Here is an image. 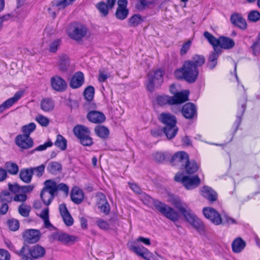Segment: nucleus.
Instances as JSON below:
<instances>
[{"label": "nucleus", "instance_id": "obj_51", "mask_svg": "<svg viewBox=\"0 0 260 260\" xmlns=\"http://www.w3.org/2000/svg\"><path fill=\"white\" fill-rule=\"evenodd\" d=\"M13 197L11 193L7 190L3 191L0 194V201L1 203H9L11 202Z\"/></svg>", "mask_w": 260, "mask_h": 260}, {"label": "nucleus", "instance_id": "obj_56", "mask_svg": "<svg viewBox=\"0 0 260 260\" xmlns=\"http://www.w3.org/2000/svg\"><path fill=\"white\" fill-rule=\"evenodd\" d=\"M61 41L59 39L54 40L51 42L49 45V50L52 53H55L57 51L58 47L60 46Z\"/></svg>", "mask_w": 260, "mask_h": 260}, {"label": "nucleus", "instance_id": "obj_35", "mask_svg": "<svg viewBox=\"0 0 260 260\" xmlns=\"http://www.w3.org/2000/svg\"><path fill=\"white\" fill-rule=\"evenodd\" d=\"M33 175V170L30 169H24L20 171L19 176L22 181L26 183L31 182Z\"/></svg>", "mask_w": 260, "mask_h": 260}, {"label": "nucleus", "instance_id": "obj_7", "mask_svg": "<svg viewBox=\"0 0 260 260\" xmlns=\"http://www.w3.org/2000/svg\"><path fill=\"white\" fill-rule=\"evenodd\" d=\"M73 133L83 145L89 146L92 145L93 141L90 136V131L88 127L78 124L74 127Z\"/></svg>", "mask_w": 260, "mask_h": 260}, {"label": "nucleus", "instance_id": "obj_8", "mask_svg": "<svg viewBox=\"0 0 260 260\" xmlns=\"http://www.w3.org/2000/svg\"><path fill=\"white\" fill-rule=\"evenodd\" d=\"M174 178L176 181L181 182L185 188L188 190L196 188L200 185L201 182L200 179L197 175L188 176L179 172L176 174Z\"/></svg>", "mask_w": 260, "mask_h": 260}, {"label": "nucleus", "instance_id": "obj_45", "mask_svg": "<svg viewBox=\"0 0 260 260\" xmlns=\"http://www.w3.org/2000/svg\"><path fill=\"white\" fill-rule=\"evenodd\" d=\"M55 145L59 148L61 150H64L67 148V141L61 135H58L55 142Z\"/></svg>", "mask_w": 260, "mask_h": 260}, {"label": "nucleus", "instance_id": "obj_42", "mask_svg": "<svg viewBox=\"0 0 260 260\" xmlns=\"http://www.w3.org/2000/svg\"><path fill=\"white\" fill-rule=\"evenodd\" d=\"M94 132L98 137L102 139L107 138L109 134V129L107 127L102 125L96 126L94 128Z\"/></svg>", "mask_w": 260, "mask_h": 260}, {"label": "nucleus", "instance_id": "obj_33", "mask_svg": "<svg viewBox=\"0 0 260 260\" xmlns=\"http://www.w3.org/2000/svg\"><path fill=\"white\" fill-rule=\"evenodd\" d=\"M159 119L162 123L165 124V126L174 125L177 123L175 116L168 113H161L159 116Z\"/></svg>", "mask_w": 260, "mask_h": 260}, {"label": "nucleus", "instance_id": "obj_19", "mask_svg": "<svg viewBox=\"0 0 260 260\" xmlns=\"http://www.w3.org/2000/svg\"><path fill=\"white\" fill-rule=\"evenodd\" d=\"M181 112L183 116L189 119H193L197 116V108L195 105L191 103L185 104L181 109Z\"/></svg>", "mask_w": 260, "mask_h": 260}, {"label": "nucleus", "instance_id": "obj_20", "mask_svg": "<svg viewBox=\"0 0 260 260\" xmlns=\"http://www.w3.org/2000/svg\"><path fill=\"white\" fill-rule=\"evenodd\" d=\"M230 20L233 25L241 29L245 30L247 27L246 20L240 13H234L232 14L230 17Z\"/></svg>", "mask_w": 260, "mask_h": 260}, {"label": "nucleus", "instance_id": "obj_13", "mask_svg": "<svg viewBox=\"0 0 260 260\" xmlns=\"http://www.w3.org/2000/svg\"><path fill=\"white\" fill-rule=\"evenodd\" d=\"M127 247L131 251L135 253L136 254L147 260H149L148 256L150 253L148 250L144 246H139L136 242L131 241L127 243Z\"/></svg>", "mask_w": 260, "mask_h": 260}, {"label": "nucleus", "instance_id": "obj_52", "mask_svg": "<svg viewBox=\"0 0 260 260\" xmlns=\"http://www.w3.org/2000/svg\"><path fill=\"white\" fill-rule=\"evenodd\" d=\"M5 167L8 172L11 174L15 175L18 172V167L15 163L10 162H6L5 164Z\"/></svg>", "mask_w": 260, "mask_h": 260}, {"label": "nucleus", "instance_id": "obj_32", "mask_svg": "<svg viewBox=\"0 0 260 260\" xmlns=\"http://www.w3.org/2000/svg\"><path fill=\"white\" fill-rule=\"evenodd\" d=\"M246 242L240 237L236 238L232 242V248L234 253L241 252L245 247Z\"/></svg>", "mask_w": 260, "mask_h": 260}, {"label": "nucleus", "instance_id": "obj_25", "mask_svg": "<svg viewBox=\"0 0 260 260\" xmlns=\"http://www.w3.org/2000/svg\"><path fill=\"white\" fill-rule=\"evenodd\" d=\"M84 197L83 191L78 187H74L71 192L72 201L76 204H80L83 200Z\"/></svg>", "mask_w": 260, "mask_h": 260}, {"label": "nucleus", "instance_id": "obj_58", "mask_svg": "<svg viewBox=\"0 0 260 260\" xmlns=\"http://www.w3.org/2000/svg\"><path fill=\"white\" fill-rule=\"evenodd\" d=\"M96 223L98 226L99 227V228L103 230H108L109 229V224L108 223L107 221L103 219H98L96 220Z\"/></svg>", "mask_w": 260, "mask_h": 260}, {"label": "nucleus", "instance_id": "obj_4", "mask_svg": "<svg viewBox=\"0 0 260 260\" xmlns=\"http://www.w3.org/2000/svg\"><path fill=\"white\" fill-rule=\"evenodd\" d=\"M189 91L184 90L177 92L173 96L168 95H160L157 98V102L158 105L164 106L166 104L178 105L183 103L188 100Z\"/></svg>", "mask_w": 260, "mask_h": 260}, {"label": "nucleus", "instance_id": "obj_59", "mask_svg": "<svg viewBox=\"0 0 260 260\" xmlns=\"http://www.w3.org/2000/svg\"><path fill=\"white\" fill-rule=\"evenodd\" d=\"M8 225L11 231H17L19 227V223L17 220L11 219L8 221Z\"/></svg>", "mask_w": 260, "mask_h": 260}, {"label": "nucleus", "instance_id": "obj_30", "mask_svg": "<svg viewBox=\"0 0 260 260\" xmlns=\"http://www.w3.org/2000/svg\"><path fill=\"white\" fill-rule=\"evenodd\" d=\"M70 65V60L69 57L65 54H61L58 57V61L57 66L58 69L62 71L65 72L67 70Z\"/></svg>", "mask_w": 260, "mask_h": 260}, {"label": "nucleus", "instance_id": "obj_16", "mask_svg": "<svg viewBox=\"0 0 260 260\" xmlns=\"http://www.w3.org/2000/svg\"><path fill=\"white\" fill-rule=\"evenodd\" d=\"M50 82L52 88L55 91L62 92L67 87V83L66 81L58 75L52 77Z\"/></svg>", "mask_w": 260, "mask_h": 260}, {"label": "nucleus", "instance_id": "obj_36", "mask_svg": "<svg viewBox=\"0 0 260 260\" xmlns=\"http://www.w3.org/2000/svg\"><path fill=\"white\" fill-rule=\"evenodd\" d=\"M182 168L185 169L186 174H192L198 171L199 169V165L193 160L189 161L188 158V162L185 163Z\"/></svg>", "mask_w": 260, "mask_h": 260}, {"label": "nucleus", "instance_id": "obj_14", "mask_svg": "<svg viewBox=\"0 0 260 260\" xmlns=\"http://www.w3.org/2000/svg\"><path fill=\"white\" fill-rule=\"evenodd\" d=\"M51 241L58 240L64 244H71L77 241L78 238L64 233H54L49 238Z\"/></svg>", "mask_w": 260, "mask_h": 260}, {"label": "nucleus", "instance_id": "obj_55", "mask_svg": "<svg viewBox=\"0 0 260 260\" xmlns=\"http://www.w3.org/2000/svg\"><path fill=\"white\" fill-rule=\"evenodd\" d=\"M36 120L42 126L46 127L49 125V119L42 115H39L36 117Z\"/></svg>", "mask_w": 260, "mask_h": 260}, {"label": "nucleus", "instance_id": "obj_49", "mask_svg": "<svg viewBox=\"0 0 260 260\" xmlns=\"http://www.w3.org/2000/svg\"><path fill=\"white\" fill-rule=\"evenodd\" d=\"M222 223L221 224H227L228 225H230L232 224H237V221L230 216L227 213H223L222 214Z\"/></svg>", "mask_w": 260, "mask_h": 260}, {"label": "nucleus", "instance_id": "obj_50", "mask_svg": "<svg viewBox=\"0 0 260 260\" xmlns=\"http://www.w3.org/2000/svg\"><path fill=\"white\" fill-rule=\"evenodd\" d=\"M94 94V88L92 86H88L86 87L84 91V98L87 101H91L92 100Z\"/></svg>", "mask_w": 260, "mask_h": 260}, {"label": "nucleus", "instance_id": "obj_34", "mask_svg": "<svg viewBox=\"0 0 260 260\" xmlns=\"http://www.w3.org/2000/svg\"><path fill=\"white\" fill-rule=\"evenodd\" d=\"M178 131V128L176 124L165 126L164 132L168 139H172L176 135Z\"/></svg>", "mask_w": 260, "mask_h": 260}, {"label": "nucleus", "instance_id": "obj_41", "mask_svg": "<svg viewBox=\"0 0 260 260\" xmlns=\"http://www.w3.org/2000/svg\"><path fill=\"white\" fill-rule=\"evenodd\" d=\"M43 188L55 195L57 192V183L52 179L46 180L44 182V187Z\"/></svg>", "mask_w": 260, "mask_h": 260}, {"label": "nucleus", "instance_id": "obj_57", "mask_svg": "<svg viewBox=\"0 0 260 260\" xmlns=\"http://www.w3.org/2000/svg\"><path fill=\"white\" fill-rule=\"evenodd\" d=\"M191 45V41L190 40L187 41L182 45L180 51L181 55L183 56L187 53L190 48Z\"/></svg>", "mask_w": 260, "mask_h": 260}, {"label": "nucleus", "instance_id": "obj_26", "mask_svg": "<svg viewBox=\"0 0 260 260\" xmlns=\"http://www.w3.org/2000/svg\"><path fill=\"white\" fill-rule=\"evenodd\" d=\"M88 119L92 123H100L105 120V116L102 112L92 111L89 112L87 116Z\"/></svg>", "mask_w": 260, "mask_h": 260}, {"label": "nucleus", "instance_id": "obj_61", "mask_svg": "<svg viewBox=\"0 0 260 260\" xmlns=\"http://www.w3.org/2000/svg\"><path fill=\"white\" fill-rule=\"evenodd\" d=\"M148 4L146 0H139L136 5V8L139 11L143 10L146 8Z\"/></svg>", "mask_w": 260, "mask_h": 260}, {"label": "nucleus", "instance_id": "obj_48", "mask_svg": "<svg viewBox=\"0 0 260 260\" xmlns=\"http://www.w3.org/2000/svg\"><path fill=\"white\" fill-rule=\"evenodd\" d=\"M171 155L169 153H162L161 152H156L153 154V159L158 162H161L169 158Z\"/></svg>", "mask_w": 260, "mask_h": 260}, {"label": "nucleus", "instance_id": "obj_5", "mask_svg": "<svg viewBox=\"0 0 260 260\" xmlns=\"http://www.w3.org/2000/svg\"><path fill=\"white\" fill-rule=\"evenodd\" d=\"M204 36L213 47L230 49L233 48L235 44L234 40L230 38L222 36L216 39L208 31H205Z\"/></svg>", "mask_w": 260, "mask_h": 260}, {"label": "nucleus", "instance_id": "obj_12", "mask_svg": "<svg viewBox=\"0 0 260 260\" xmlns=\"http://www.w3.org/2000/svg\"><path fill=\"white\" fill-rule=\"evenodd\" d=\"M204 216L212 223L215 225H219L222 223L221 215L215 209L211 207H205L203 209Z\"/></svg>", "mask_w": 260, "mask_h": 260}, {"label": "nucleus", "instance_id": "obj_37", "mask_svg": "<svg viewBox=\"0 0 260 260\" xmlns=\"http://www.w3.org/2000/svg\"><path fill=\"white\" fill-rule=\"evenodd\" d=\"M41 108L45 112L51 111L54 108V102L51 99H44L41 102Z\"/></svg>", "mask_w": 260, "mask_h": 260}, {"label": "nucleus", "instance_id": "obj_1", "mask_svg": "<svg viewBox=\"0 0 260 260\" xmlns=\"http://www.w3.org/2000/svg\"><path fill=\"white\" fill-rule=\"evenodd\" d=\"M205 63V57L201 55L196 54L190 60L184 62L182 67L174 72L176 78L183 79L187 82H194L199 75L198 68Z\"/></svg>", "mask_w": 260, "mask_h": 260}, {"label": "nucleus", "instance_id": "obj_18", "mask_svg": "<svg viewBox=\"0 0 260 260\" xmlns=\"http://www.w3.org/2000/svg\"><path fill=\"white\" fill-rule=\"evenodd\" d=\"M16 144L22 149H28L32 147L33 140L29 137L22 135H18L15 139Z\"/></svg>", "mask_w": 260, "mask_h": 260}, {"label": "nucleus", "instance_id": "obj_43", "mask_svg": "<svg viewBox=\"0 0 260 260\" xmlns=\"http://www.w3.org/2000/svg\"><path fill=\"white\" fill-rule=\"evenodd\" d=\"M95 7L102 16H107L108 14L109 10L112 9L109 7L108 4L103 2L97 3Z\"/></svg>", "mask_w": 260, "mask_h": 260}, {"label": "nucleus", "instance_id": "obj_54", "mask_svg": "<svg viewBox=\"0 0 260 260\" xmlns=\"http://www.w3.org/2000/svg\"><path fill=\"white\" fill-rule=\"evenodd\" d=\"M248 20L252 22H256L260 20V13L256 10L250 11L248 15Z\"/></svg>", "mask_w": 260, "mask_h": 260}, {"label": "nucleus", "instance_id": "obj_15", "mask_svg": "<svg viewBox=\"0 0 260 260\" xmlns=\"http://www.w3.org/2000/svg\"><path fill=\"white\" fill-rule=\"evenodd\" d=\"M188 155L186 152L179 151L172 157L171 163L173 166L183 167L188 162Z\"/></svg>", "mask_w": 260, "mask_h": 260}, {"label": "nucleus", "instance_id": "obj_53", "mask_svg": "<svg viewBox=\"0 0 260 260\" xmlns=\"http://www.w3.org/2000/svg\"><path fill=\"white\" fill-rule=\"evenodd\" d=\"M30 211V207L25 204H22L18 207L19 213L23 217H28L29 216Z\"/></svg>", "mask_w": 260, "mask_h": 260}, {"label": "nucleus", "instance_id": "obj_3", "mask_svg": "<svg viewBox=\"0 0 260 260\" xmlns=\"http://www.w3.org/2000/svg\"><path fill=\"white\" fill-rule=\"evenodd\" d=\"M168 202L179 211L189 223L197 217L187 205L183 202L177 196L170 194L168 197Z\"/></svg>", "mask_w": 260, "mask_h": 260}, {"label": "nucleus", "instance_id": "obj_23", "mask_svg": "<svg viewBox=\"0 0 260 260\" xmlns=\"http://www.w3.org/2000/svg\"><path fill=\"white\" fill-rule=\"evenodd\" d=\"M59 212L65 224L68 226L72 225L74 223V219L70 214L64 204L59 205Z\"/></svg>", "mask_w": 260, "mask_h": 260}, {"label": "nucleus", "instance_id": "obj_22", "mask_svg": "<svg viewBox=\"0 0 260 260\" xmlns=\"http://www.w3.org/2000/svg\"><path fill=\"white\" fill-rule=\"evenodd\" d=\"M214 50L212 51L208 57L207 66L211 70L213 69L217 64V59L221 50L219 47H213Z\"/></svg>", "mask_w": 260, "mask_h": 260}, {"label": "nucleus", "instance_id": "obj_44", "mask_svg": "<svg viewBox=\"0 0 260 260\" xmlns=\"http://www.w3.org/2000/svg\"><path fill=\"white\" fill-rule=\"evenodd\" d=\"M143 21L142 17L140 14L133 15L128 20V24L131 27H136Z\"/></svg>", "mask_w": 260, "mask_h": 260}, {"label": "nucleus", "instance_id": "obj_31", "mask_svg": "<svg viewBox=\"0 0 260 260\" xmlns=\"http://www.w3.org/2000/svg\"><path fill=\"white\" fill-rule=\"evenodd\" d=\"M246 99L245 97H243L239 102V105L241 106L239 108L238 110V112L237 114V119L235 122V124L236 125L237 128L239 126L242 115L244 113V111L246 109Z\"/></svg>", "mask_w": 260, "mask_h": 260}, {"label": "nucleus", "instance_id": "obj_11", "mask_svg": "<svg viewBox=\"0 0 260 260\" xmlns=\"http://www.w3.org/2000/svg\"><path fill=\"white\" fill-rule=\"evenodd\" d=\"M29 253L34 258H38L43 257L45 254V249L39 245H36L30 248L26 246H23L18 253V254L21 257L22 259L26 258V254Z\"/></svg>", "mask_w": 260, "mask_h": 260}, {"label": "nucleus", "instance_id": "obj_21", "mask_svg": "<svg viewBox=\"0 0 260 260\" xmlns=\"http://www.w3.org/2000/svg\"><path fill=\"white\" fill-rule=\"evenodd\" d=\"M23 91H17L12 98H11L0 105V114L6 109L10 108L13 104L17 102L23 95Z\"/></svg>", "mask_w": 260, "mask_h": 260}, {"label": "nucleus", "instance_id": "obj_38", "mask_svg": "<svg viewBox=\"0 0 260 260\" xmlns=\"http://www.w3.org/2000/svg\"><path fill=\"white\" fill-rule=\"evenodd\" d=\"M40 196L42 201L46 206H48L51 204L55 196L54 194L44 188L42 189Z\"/></svg>", "mask_w": 260, "mask_h": 260}, {"label": "nucleus", "instance_id": "obj_9", "mask_svg": "<svg viewBox=\"0 0 260 260\" xmlns=\"http://www.w3.org/2000/svg\"><path fill=\"white\" fill-rule=\"evenodd\" d=\"M87 32L86 26L81 23L74 22L70 24L68 34L72 39L78 41L84 37Z\"/></svg>", "mask_w": 260, "mask_h": 260}, {"label": "nucleus", "instance_id": "obj_40", "mask_svg": "<svg viewBox=\"0 0 260 260\" xmlns=\"http://www.w3.org/2000/svg\"><path fill=\"white\" fill-rule=\"evenodd\" d=\"M76 0H54L52 2L53 6L58 10H62L66 7L73 4Z\"/></svg>", "mask_w": 260, "mask_h": 260}, {"label": "nucleus", "instance_id": "obj_10", "mask_svg": "<svg viewBox=\"0 0 260 260\" xmlns=\"http://www.w3.org/2000/svg\"><path fill=\"white\" fill-rule=\"evenodd\" d=\"M164 71L159 69L155 72H150L148 75L146 88L149 91H152L154 87L159 86L163 82Z\"/></svg>", "mask_w": 260, "mask_h": 260}, {"label": "nucleus", "instance_id": "obj_28", "mask_svg": "<svg viewBox=\"0 0 260 260\" xmlns=\"http://www.w3.org/2000/svg\"><path fill=\"white\" fill-rule=\"evenodd\" d=\"M189 224L201 235L206 234V230L204 222L197 216Z\"/></svg>", "mask_w": 260, "mask_h": 260}, {"label": "nucleus", "instance_id": "obj_24", "mask_svg": "<svg viewBox=\"0 0 260 260\" xmlns=\"http://www.w3.org/2000/svg\"><path fill=\"white\" fill-rule=\"evenodd\" d=\"M201 192L202 196L210 202H213L217 200V194L216 192L209 186H204L201 189Z\"/></svg>", "mask_w": 260, "mask_h": 260}, {"label": "nucleus", "instance_id": "obj_29", "mask_svg": "<svg viewBox=\"0 0 260 260\" xmlns=\"http://www.w3.org/2000/svg\"><path fill=\"white\" fill-rule=\"evenodd\" d=\"M189 224L201 235L206 234V230L204 222L197 216Z\"/></svg>", "mask_w": 260, "mask_h": 260}, {"label": "nucleus", "instance_id": "obj_2", "mask_svg": "<svg viewBox=\"0 0 260 260\" xmlns=\"http://www.w3.org/2000/svg\"><path fill=\"white\" fill-rule=\"evenodd\" d=\"M168 202L179 211L189 223L197 217L187 205L183 202L177 196L170 194L168 197Z\"/></svg>", "mask_w": 260, "mask_h": 260}, {"label": "nucleus", "instance_id": "obj_46", "mask_svg": "<svg viewBox=\"0 0 260 260\" xmlns=\"http://www.w3.org/2000/svg\"><path fill=\"white\" fill-rule=\"evenodd\" d=\"M129 13L127 8H117L115 12L116 17L121 20L125 19L128 16Z\"/></svg>", "mask_w": 260, "mask_h": 260}, {"label": "nucleus", "instance_id": "obj_60", "mask_svg": "<svg viewBox=\"0 0 260 260\" xmlns=\"http://www.w3.org/2000/svg\"><path fill=\"white\" fill-rule=\"evenodd\" d=\"M45 166L44 165H41L40 166L30 168V169L33 170V173H35L36 175L38 177H41L43 175L44 170H45Z\"/></svg>", "mask_w": 260, "mask_h": 260}, {"label": "nucleus", "instance_id": "obj_63", "mask_svg": "<svg viewBox=\"0 0 260 260\" xmlns=\"http://www.w3.org/2000/svg\"><path fill=\"white\" fill-rule=\"evenodd\" d=\"M99 208H100L101 211L106 214H108L110 212V206L106 201H105L102 205H100Z\"/></svg>", "mask_w": 260, "mask_h": 260}, {"label": "nucleus", "instance_id": "obj_64", "mask_svg": "<svg viewBox=\"0 0 260 260\" xmlns=\"http://www.w3.org/2000/svg\"><path fill=\"white\" fill-rule=\"evenodd\" d=\"M10 255L6 250L0 249V260H10Z\"/></svg>", "mask_w": 260, "mask_h": 260}, {"label": "nucleus", "instance_id": "obj_62", "mask_svg": "<svg viewBox=\"0 0 260 260\" xmlns=\"http://www.w3.org/2000/svg\"><path fill=\"white\" fill-rule=\"evenodd\" d=\"M27 198V197L26 194L17 193L14 197V200L15 202H24L26 200Z\"/></svg>", "mask_w": 260, "mask_h": 260}, {"label": "nucleus", "instance_id": "obj_39", "mask_svg": "<svg viewBox=\"0 0 260 260\" xmlns=\"http://www.w3.org/2000/svg\"><path fill=\"white\" fill-rule=\"evenodd\" d=\"M62 170L60 164L56 161H51L47 166V171L52 174H57L60 173Z\"/></svg>", "mask_w": 260, "mask_h": 260}, {"label": "nucleus", "instance_id": "obj_27", "mask_svg": "<svg viewBox=\"0 0 260 260\" xmlns=\"http://www.w3.org/2000/svg\"><path fill=\"white\" fill-rule=\"evenodd\" d=\"M84 82V75L82 73L78 72L72 77L70 86L74 89L78 88L82 86Z\"/></svg>", "mask_w": 260, "mask_h": 260}, {"label": "nucleus", "instance_id": "obj_47", "mask_svg": "<svg viewBox=\"0 0 260 260\" xmlns=\"http://www.w3.org/2000/svg\"><path fill=\"white\" fill-rule=\"evenodd\" d=\"M36 128V125L34 122H31L28 124L25 125L22 127V132L24 136H29L30 134L33 132Z\"/></svg>", "mask_w": 260, "mask_h": 260}, {"label": "nucleus", "instance_id": "obj_17", "mask_svg": "<svg viewBox=\"0 0 260 260\" xmlns=\"http://www.w3.org/2000/svg\"><path fill=\"white\" fill-rule=\"evenodd\" d=\"M40 232L39 230L34 229H29L25 231L23 235L24 241L29 244L37 242L40 239Z\"/></svg>", "mask_w": 260, "mask_h": 260}, {"label": "nucleus", "instance_id": "obj_6", "mask_svg": "<svg viewBox=\"0 0 260 260\" xmlns=\"http://www.w3.org/2000/svg\"><path fill=\"white\" fill-rule=\"evenodd\" d=\"M153 205L161 214L172 221H176L179 219V213L165 203L158 200H153Z\"/></svg>", "mask_w": 260, "mask_h": 260}]
</instances>
